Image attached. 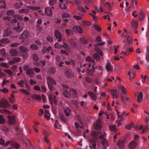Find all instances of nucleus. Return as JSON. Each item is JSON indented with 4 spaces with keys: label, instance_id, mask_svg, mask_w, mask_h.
I'll use <instances>...</instances> for the list:
<instances>
[{
    "label": "nucleus",
    "instance_id": "26",
    "mask_svg": "<svg viewBox=\"0 0 149 149\" xmlns=\"http://www.w3.org/2000/svg\"><path fill=\"white\" fill-rule=\"evenodd\" d=\"M88 94L91 97V99L93 100H95L96 99V96L95 94L91 91H88Z\"/></svg>",
    "mask_w": 149,
    "mask_h": 149
},
{
    "label": "nucleus",
    "instance_id": "50",
    "mask_svg": "<svg viewBox=\"0 0 149 149\" xmlns=\"http://www.w3.org/2000/svg\"><path fill=\"white\" fill-rule=\"evenodd\" d=\"M145 17V14L143 13H141L139 16V19L141 21H142Z\"/></svg>",
    "mask_w": 149,
    "mask_h": 149
},
{
    "label": "nucleus",
    "instance_id": "27",
    "mask_svg": "<svg viewBox=\"0 0 149 149\" xmlns=\"http://www.w3.org/2000/svg\"><path fill=\"white\" fill-rule=\"evenodd\" d=\"M64 112L66 116H70V113L71 112V110L68 108H66L64 109Z\"/></svg>",
    "mask_w": 149,
    "mask_h": 149
},
{
    "label": "nucleus",
    "instance_id": "38",
    "mask_svg": "<svg viewBox=\"0 0 149 149\" xmlns=\"http://www.w3.org/2000/svg\"><path fill=\"white\" fill-rule=\"evenodd\" d=\"M15 13V11L12 10H8L6 13V14L8 15H12Z\"/></svg>",
    "mask_w": 149,
    "mask_h": 149
},
{
    "label": "nucleus",
    "instance_id": "31",
    "mask_svg": "<svg viewBox=\"0 0 149 149\" xmlns=\"http://www.w3.org/2000/svg\"><path fill=\"white\" fill-rule=\"evenodd\" d=\"M121 92L124 94L126 93V90L125 87L123 86H120L119 87Z\"/></svg>",
    "mask_w": 149,
    "mask_h": 149
},
{
    "label": "nucleus",
    "instance_id": "35",
    "mask_svg": "<svg viewBox=\"0 0 149 149\" xmlns=\"http://www.w3.org/2000/svg\"><path fill=\"white\" fill-rule=\"evenodd\" d=\"M49 111L47 110H46L45 111L44 116L46 118L49 119L50 118Z\"/></svg>",
    "mask_w": 149,
    "mask_h": 149
},
{
    "label": "nucleus",
    "instance_id": "54",
    "mask_svg": "<svg viewBox=\"0 0 149 149\" xmlns=\"http://www.w3.org/2000/svg\"><path fill=\"white\" fill-rule=\"evenodd\" d=\"M17 83L18 85L20 86L21 87H24V85H23V84L25 83V82H24L23 80H20L19 82H17Z\"/></svg>",
    "mask_w": 149,
    "mask_h": 149
},
{
    "label": "nucleus",
    "instance_id": "51",
    "mask_svg": "<svg viewBox=\"0 0 149 149\" xmlns=\"http://www.w3.org/2000/svg\"><path fill=\"white\" fill-rule=\"evenodd\" d=\"M60 118L61 120L63 122H65L66 121V118L65 116L63 114L60 115Z\"/></svg>",
    "mask_w": 149,
    "mask_h": 149
},
{
    "label": "nucleus",
    "instance_id": "20",
    "mask_svg": "<svg viewBox=\"0 0 149 149\" xmlns=\"http://www.w3.org/2000/svg\"><path fill=\"white\" fill-rule=\"evenodd\" d=\"M73 29L74 31H76L79 33H83V30L81 27L79 26H74L73 28Z\"/></svg>",
    "mask_w": 149,
    "mask_h": 149
},
{
    "label": "nucleus",
    "instance_id": "16",
    "mask_svg": "<svg viewBox=\"0 0 149 149\" xmlns=\"http://www.w3.org/2000/svg\"><path fill=\"white\" fill-rule=\"evenodd\" d=\"M18 54V52L15 49L12 48L10 50V54L11 56H16Z\"/></svg>",
    "mask_w": 149,
    "mask_h": 149
},
{
    "label": "nucleus",
    "instance_id": "8",
    "mask_svg": "<svg viewBox=\"0 0 149 149\" xmlns=\"http://www.w3.org/2000/svg\"><path fill=\"white\" fill-rule=\"evenodd\" d=\"M42 134L45 135L44 138L45 141L47 143H49V142L48 140V136L50 134V133L44 130L42 132Z\"/></svg>",
    "mask_w": 149,
    "mask_h": 149
},
{
    "label": "nucleus",
    "instance_id": "40",
    "mask_svg": "<svg viewBox=\"0 0 149 149\" xmlns=\"http://www.w3.org/2000/svg\"><path fill=\"white\" fill-rule=\"evenodd\" d=\"M110 93L113 96V98L115 97V95L117 94V91L116 90H112L110 91Z\"/></svg>",
    "mask_w": 149,
    "mask_h": 149
},
{
    "label": "nucleus",
    "instance_id": "47",
    "mask_svg": "<svg viewBox=\"0 0 149 149\" xmlns=\"http://www.w3.org/2000/svg\"><path fill=\"white\" fill-rule=\"evenodd\" d=\"M62 47L65 49H67L68 50H70V48L67 44L66 43H64L63 45H61V47Z\"/></svg>",
    "mask_w": 149,
    "mask_h": 149
},
{
    "label": "nucleus",
    "instance_id": "45",
    "mask_svg": "<svg viewBox=\"0 0 149 149\" xmlns=\"http://www.w3.org/2000/svg\"><path fill=\"white\" fill-rule=\"evenodd\" d=\"M80 42L83 44H86L88 41L86 38H81L80 39Z\"/></svg>",
    "mask_w": 149,
    "mask_h": 149
},
{
    "label": "nucleus",
    "instance_id": "12",
    "mask_svg": "<svg viewBox=\"0 0 149 149\" xmlns=\"http://www.w3.org/2000/svg\"><path fill=\"white\" fill-rule=\"evenodd\" d=\"M9 123L11 124H14L15 123V117L14 116H8Z\"/></svg>",
    "mask_w": 149,
    "mask_h": 149
},
{
    "label": "nucleus",
    "instance_id": "33",
    "mask_svg": "<svg viewBox=\"0 0 149 149\" xmlns=\"http://www.w3.org/2000/svg\"><path fill=\"white\" fill-rule=\"evenodd\" d=\"M27 8L29 9L34 10H37L40 8L38 6L33 7L31 6H29Z\"/></svg>",
    "mask_w": 149,
    "mask_h": 149
},
{
    "label": "nucleus",
    "instance_id": "32",
    "mask_svg": "<svg viewBox=\"0 0 149 149\" xmlns=\"http://www.w3.org/2000/svg\"><path fill=\"white\" fill-rule=\"evenodd\" d=\"M0 42L3 43H8L10 42V40L7 38H4L0 40Z\"/></svg>",
    "mask_w": 149,
    "mask_h": 149
},
{
    "label": "nucleus",
    "instance_id": "29",
    "mask_svg": "<svg viewBox=\"0 0 149 149\" xmlns=\"http://www.w3.org/2000/svg\"><path fill=\"white\" fill-rule=\"evenodd\" d=\"M47 83H49L51 84H52L54 85H56V81L53 79H52L50 77H48L47 78Z\"/></svg>",
    "mask_w": 149,
    "mask_h": 149
},
{
    "label": "nucleus",
    "instance_id": "23",
    "mask_svg": "<svg viewBox=\"0 0 149 149\" xmlns=\"http://www.w3.org/2000/svg\"><path fill=\"white\" fill-rule=\"evenodd\" d=\"M117 145L120 149H124V142L123 141L119 140L117 143Z\"/></svg>",
    "mask_w": 149,
    "mask_h": 149
},
{
    "label": "nucleus",
    "instance_id": "25",
    "mask_svg": "<svg viewBox=\"0 0 149 149\" xmlns=\"http://www.w3.org/2000/svg\"><path fill=\"white\" fill-rule=\"evenodd\" d=\"M116 111L117 112V114L118 115V119H119V121L120 122L122 121L123 119V116L125 113V111L123 112L120 115H119L118 114L119 113V112L117 111Z\"/></svg>",
    "mask_w": 149,
    "mask_h": 149
},
{
    "label": "nucleus",
    "instance_id": "52",
    "mask_svg": "<svg viewBox=\"0 0 149 149\" xmlns=\"http://www.w3.org/2000/svg\"><path fill=\"white\" fill-rule=\"evenodd\" d=\"M31 48L33 50H37L38 48V46L35 44H32L30 46Z\"/></svg>",
    "mask_w": 149,
    "mask_h": 149
},
{
    "label": "nucleus",
    "instance_id": "21",
    "mask_svg": "<svg viewBox=\"0 0 149 149\" xmlns=\"http://www.w3.org/2000/svg\"><path fill=\"white\" fill-rule=\"evenodd\" d=\"M11 33L10 29L9 28H7L5 30L4 36L5 37H7L10 36Z\"/></svg>",
    "mask_w": 149,
    "mask_h": 149
},
{
    "label": "nucleus",
    "instance_id": "60",
    "mask_svg": "<svg viewBox=\"0 0 149 149\" xmlns=\"http://www.w3.org/2000/svg\"><path fill=\"white\" fill-rule=\"evenodd\" d=\"M94 27L95 28V29L97 31H100L101 30V27L100 26H98V25H94Z\"/></svg>",
    "mask_w": 149,
    "mask_h": 149
},
{
    "label": "nucleus",
    "instance_id": "58",
    "mask_svg": "<svg viewBox=\"0 0 149 149\" xmlns=\"http://www.w3.org/2000/svg\"><path fill=\"white\" fill-rule=\"evenodd\" d=\"M132 39L130 36H129L128 37L127 39V42L128 43V45L130 44L132 42Z\"/></svg>",
    "mask_w": 149,
    "mask_h": 149
},
{
    "label": "nucleus",
    "instance_id": "64",
    "mask_svg": "<svg viewBox=\"0 0 149 149\" xmlns=\"http://www.w3.org/2000/svg\"><path fill=\"white\" fill-rule=\"evenodd\" d=\"M4 70L10 75L11 76L12 75L13 73L10 70L4 69Z\"/></svg>",
    "mask_w": 149,
    "mask_h": 149
},
{
    "label": "nucleus",
    "instance_id": "43",
    "mask_svg": "<svg viewBox=\"0 0 149 149\" xmlns=\"http://www.w3.org/2000/svg\"><path fill=\"white\" fill-rule=\"evenodd\" d=\"M32 98L36 100H40L41 99V97L37 95H34L32 96Z\"/></svg>",
    "mask_w": 149,
    "mask_h": 149
},
{
    "label": "nucleus",
    "instance_id": "1",
    "mask_svg": "<svg viewBox=\"0 0 149 149\" xmlns=\"http://www.w3.org/2000/svg\"><path fill=\"white\" fill-rule=\"evenodd\" d=\"M0 144L5 146L10 145L11 147L7 149H19L20 145L18 143L13 141H8L6 143L5 141L1 138H0Z\"/></svg>",
    "mask_w": 149,
    "mask_h": 149
},
{
    "label": "nucleus",
    "instance_id": "36",
    "mask_svg": "<svg viewBox=\"0 0 149 149\" xmlns=\"http://www.w3.org/2000/svg\"><path fill=\"white\" fill-rule=\"evenodd\" d=\"M93 70L90 69H87V72L89 75L90 76H92L93 74V72L94 70V68L93 69L92 68Z\"/></svg>",
    "mask_w": 149,
    "mask_h": 149
},
{
    "label": "nucleus",
    "instance_id": "4",
    "mask_svg": "<svg viewBox=\"0 0 149 149\" xmlns=\"http://www.w3.org/2000/svg\"><path fill=\"white\" fill-rule=\"evenodd\" d=\"M24 29V24L23 23L20 24L19 22L17 23V26L13 28V29L16 32L19 33L21 32Z\"/></svg>",
    "mask_w": 149,
    "mask_h": 149
},
{
    "label": "nucleus",
    "instance_id": "59",
    "mask_svg": "<svg viewBox=\"0 0 149 149\" xmlns=\"http://www.w3.org/2000/svg\"><path fill=\"white\" fill-rule=\"evenodd\" d=\"M47 84L48 88L51 91L53 90L54 88L53 86L51 84L48 82L47 83Z\"/></svg>",
    "mask_w": 149,
    "mask_h": 149
},
{
    "label": "nucleus",
    "instance_id": "42",
    "mask_svg": "<svg viewBox=\"0 0 149 149\" xmlns=\"http://www.w3.org/2000/svg\"><path fill=\"white\" fill-rule=\"evenodd\" d=\"M32 56L33 59L36 61H38L39 60L38 57L37 55L35 54H32Z\"/></svg>",
    "mask_w": 149,
    "mask_h": 149
},
{
    "label": "nucleus",
    "instance_id": "24",
    "mask_svg": "<svg viewBox=\"0 0 149 149\" xmlns=\"http://www.w3.org/2000/svg\"><path fill=\"white\" fill-rule=\"evenodd\" d=\"M105 67L106 70L108 72L112 70L113 66L109 62L107 64Z\"/></svg>",
    "mask_w": 149,
    "mask_h": 149
},
{
    "label": "nucleus",
    "instance_id": "13",
    "mask_svg": "<svg viewBox=\"0 0 149 149\" xmlns=\"http://www.w3.org/2000/svg\"><path fill=\"white\" fill-rule=\"evenodd\" d=\"M95 127L96 130L99 131L101 129L102 126L100 121V120H98L96 121L95 124Z\"/></svg>",
    "mask_w": 149,
    "mask_h": 149
},
{
    "label": "nucleus",
    "instance_id": "44",
    "mask_svg": "<svg viewBox=\"0 0 149 149\" xmlns=\"http://www.w3.org/2000/svg\"><path fill=\"white\" fill-rule=\"evenodd\" d=\"M20 91L21 92L24 93L27 95H29L30 94L28 91L25 89H20Z\"/></svg>",
    "mask_w": 149,
    "mask_h": 149
},
{
    "label": "nucleus",
    "instance_id": "5",
    "mask_svg": "<svg viewBox=\"0 0 149 149\" xmlns=\"http://www.w3.org/2000/svg\"><path fill=\"white\" fill-rule=\"evenodd\" d=\"M65 75L68 78H73L74 75L73 72L70 70L66 69L65 70Z\"/></svg>",
    "mask_w": 149,
    "mask_h": 149
},
{
    "label": "nucleus",
    "instance_id": "57",
    "mask_svg": "<svg viewBox=\"0 0 149 149\" xmlns=\"http://www.w3.org/2000/svg\"><path fill=\"white\" fill-rule=\"evenodd\" d=\"M5 121L2 116L0 115V123L3 124L5 123Z\"/></svg>",
    "mask_w": 149,
    "mask_h": 149
},
{
    "label": "nucleus",
    "instance_id": "30",
    "mask_svg": "<svg viewBox=\"0 0 149 149\" xmlns=\"http://www.w3.org/2000/svg\"><path fill=\"white\" fill-rule=\"evenodd\" d=\"M143 99V95L142 92L139 93V95L137 97V101L139 102H140Z\"/></svg>",
    "mask_w": 149,
    "mask_h": 149
},
{
    "label": "nucleus",
    "instance_id": "61",
    "mask_svg": "<svg viewBox=\"0 0 149 149\" xmlns=\"http://www.w3.org/2000/svg\"><path fill=\"white\" fill-rule=\"evenodd\" d=\"M1 65L2 66L8 68L9 67V65L7 63H1Z\"/></svg>",
    "mask_w": 149,
    "mask_h": 149
},
{
    "label": "nucleus",
    "instance_id": "22",
    "mask_svg": "<svg viewBox=\"0 0 149 149\" xmlns=\"http://www.w3.org/2000/svg\"><path fill=\"white\" fill-rule=\"evenodd\" d=\"M86 60L88 61L93 63L92 65V68L94 69L95 64L94 60L89 56H88L86 58Z\"/></svg>",
    "mask_w": 149,
    "mask_h": 149
},
{
    "label": "nucleus",
    "instance_id": "34",
    "mask_svg": "<svg viewBox=\"0 0 149 149\" xmlns=\"http://www.w3.org/2000/svg\"><path fill=\"white\" fill-rule=\"evenodd\" d=\"M56 69L54 67H51L49 69V72L52 74H54L56 72Z\"/></svg>",
    "mask_w": 149,
    "mask_h": 149
},
{
    "label": "nucleus",
    "instance_id": "2",
    "mask_svg": "<svg viewBox=\"0 0 149 149\" xmlns=\"http://www.w3.org/2000/svg\"><path fill=\"white\" fill-rule=\"evenodd\" d=\"M63 88V95L65 97H69L71 94H75V91L72 89H70L68 86L66 85H62Z\"/></svg>",
    "mask_w": 149,
    "mask_h": 149
},
{
    "label": "nucleus",
    "instance_id": "37",
    "mask_svg": "<svg viewBox=\"0 0 149 149\" xmlns=\"http://www.w3.org/2000/svg\"><path fill=\"white\" fill-rule=\"evenodd\" d=\"M90 143L92 145L93 148V149H95L96 148V142L93 140H91L90 141Z\"/></svg>",
    "mask_w": 149,
    "mask_h": 149
},
{
    "label": "nucleus",
    "instance_id": "10",
    "mask_svg": "<svg viewBox=\"0 0 149 149\" xmlns=\"http://www.w3.org/2000/svg\"><path fill=\"white\" fill-rule=\"evenodd\" d=\"M49 99L52 104H54L55 105L56 104L57 101L56 99V97L54 95H53L50 96L49 97Z\"/></svg>",
    "mask_w": 149,
    "mask_h": 149
},
{
    "label": "nucleus",
    "instance_id": "3",
    "mask_svg": "<svg viewBox=\"0 0 149 149\" xmlns=\"http://www.w3.org/2000/svg\"><path fill=\"white\" fill-rule=\"evenodd\" d=\"M97 47H95V50L98 54H100V56L97 53H95L93 55V57L95 59L99 60L100 58V56H103V53L101 49L100 48Z\"/></svg>",
    "mask_w": 149,
    "mask_h": 149
},
{
    "label": "nucleus",
    "instance_id": "14",
    "mask_svg": "<svg viewBox=\"0 0 149 149\" xmlns=\"http://www.w3.org/2000/svg\"><path fill=\"white\" fill-rule=\"evenodd\" d=\"M136 146V142L134 140H132L130 143L129 147L130 149H134L135 148Z\"/></svg>",
    "mask_w": 149,
    "mask_h": 149
},
{
    "label": "nucleus",
    "instance_id": "63",
    "mask_svg": "<svg viewBox=\"0 0 149 149\" xmlns=\"http://www.w3.org/2000/svg\"><path fill=\"white\" fill-rule=\"evenodd\" d=\"M91 64L90 63H85L83 65V67H86L87 69L88 68H90L91 67Z\"/></svg>",
    "mask_w": 149,
    "mask_h": 149
},
{
    "label": "nucleus",
    "instance_id": "48",
    "mask_svg": "<svg viewBox=\"0 0 149 149\" xmlns=\"http://www.w3.org/2000/svg\"><path fill=\"white\" fill-rule=\"evenodd\" d=\"M65 31L66 33L68 36H69L73 33L71 29H66L65 30Z\"/></svg>",
    "mask_w": 149,
    "mask_h": 149
},
{
    "label": "nucleus",
    "instance_id": "9",
    "mask_svg": "<svg viewBox=\"0 0 149 149\" xmlns=\"http://www.w3.org/2000/svg\"><path fill=\"white\" fill-rule=\"evenodd\" d=\"M29 36V32L26 31H24L22 34L19 37L20 39H23L28 38Z\"/></svg>",
    "mask_w": 149,
    "mask_h": 149
},
{
    "label": "nucleus",
    "instance_id": "7",
    "mask_svg": "<svg viewBox=\"0 0 149 149\" xmlns=\"http://www.w3.org/2000/svg\"><path fill=\"white\" fill-rule=\"evenodd\" d=\"M8 102L5 100H3L0 101V107L3 108H6L9 106Z\"/></svg>",
    "mask_w": 149,
    "mask_h": 149
},
{
    "label": "nucleus",
    "instance_id": "17",
    "mask_svg": "<svg viewBox=\"0 0 149 149\" xmlns=\"http://www.w3.org/2000/svg\"><path fill=\"white\" fill-rule=\"evenodd\" d=\"M70 45L73 48L77 49L78 45L77 43L75 42L73 39H71L69 40Z\"/></svg>",
    "mask_w": 149,
    "mask_h": 149
},
{
    "label": "nucleus",
    "instance_id": "39",
    "mask_svg": "<svg viewBox=\"0 0 149 149\" xmlns=\"http://www.w3.org/2000/svg\"><path fill=\"white\" fill-rule=\"evenodd\" d=\"M121 100L124 104H125L126 101H128L129 100V98L128 97H125L121 96Z\"/></svg>",
    "mask_w": 149,
    "mask_h": 149
},
{
    "label": "nucleus",
    "instance_id": "28",
    "mask_svg": "<svg viewBox=\"0 0 149 149\" xmlns=\"http://www.w3.org/2000/svg\"><path fill=\"white\" fill-rule=\"evenodd\" d=\"M19 49L21 52L23 53H26L28 51L27 48L23 46H21L19 47Z\"/></svg>",
    "mask_w": 149,
    "mask_h": 149
},
{
    "label": "nucleus",
    "instance_id": "55",
    "mask_svg": "<svg viewBox=\"0 0 149 149\" xmlns=\"http://www.w3.org/2000/svg\"><path fill=\"white\" fill-rule=\"evenodd\" d=\"M124 48L125 49L127 52H132L133 49V48H129L128 49L127 48H126L125 47Z\"/></svg>",
    "mask_w": 149,
    "mask_h": 149
},
{
    "label": "nucleus",
    "instance_id": "19",
    "mask_svg": "<svg viewBox=\"0 0 149 149\" xmlns=\"http://www.w3.org/2000/svg\"><path fill=\"white\" fill-rule=\"evenodd\" d=\"M27 75L30 77H32L34 74V71L31 69H29L26 72Z\"/></svg>",
    "mask_w": 149,
    "mask_h": 149
},
{
    "label": "nucleus",
    "instance_id": "18",
    "mask_svg": "<svg viewBox=\"0 0 149 149\" xmlns=\"http://www.w3.org/2000/svg\"><path fill=\"white\" fill-rule=\"evenodd\" d=\"M132 28L134 30H137L138 27V23L135 20H132L131 22Z\"/></svg>",
    "mask_w": 149,
    "mask_h": 149
},
{
    "label": "nucleus",
    "instance_id": "56",
    "mask_svg": "<svg viewBox=\"0 0 149 149\" xmlns=\"http://www.w3.org/2000/svg\"><path fill=\"white\" fill-rule=\"evenodd\" d=\"M14 17L20 21L23 19V18L21 16L17 15H14Z\"/></svg>",
    "mask_w": 149,
    "mask_h": 149
},
{
    "label": "nucleus",
    "instance_id": "49",
    "mask_svg": "<svg viewBox=\"0 0 149 149\" xmlns=\"http://www.w3.org/2000/svg\"><path fill=\"white\" fill-rule=\"evenodd\" d=\"M57 0H49V4L50 5H53L56 3Z\"/></svg>",
    "mask_w": 149,
    "mask_h": 149
},
{
    "label": "nucleus",
    "instance_id": "6",
    "mask_svg": "<svg viewBox=\"0 0 149 149\" xmlns=\"http://www.w3.org/2000/svg\"><path fill=\"white\" fill-rule=\"evenodd\" d=\"M54 35L56 38L59 39L58 40V41L61 42L62 40V36L61 33L57 30H56L55 31Z\"/></svg>",
    "mask_w": 149,
    "mask_h": 149
},
{
    "label": "nucleus",
    "instance_id": "53",
    "mask_svg": "<svg viewBox=\"0 0 149 149\" xmlns=\"http://www.w3.org/2000/svg\"><path fill=\"white\" fill-rule=\"evenodd\" d=\"M54 47L56 48L59 49L61 48V45L59 43L56 42L55 44Z\"/></svg>",
    "mask_w": 149,
    "mask_h": 149
},
{
    "label": "nucleus",
    "instance_id": "62",
    "mask_svg": "<svg viewBox=\"0 0 149 149\" xmlns=\"http://www.w3.org/2000/svg\"><path fill=\"white\" fill-rule=\"evenodd\" d=\"M20 44L19 43L15 42L12 43L10 45V46L11 47H15L18 46Z\"/></svg>",
    "mask_w": 149,
    "mask_h": 149
},
{
    "label": "nucleus",
    "instance_id": "11",
    "mask_svg": "<svg viewBox=\"0 0 149 149\" xmlns=\"http://www.w3.org/2000/svg\"><path fill=\"white\" fill-rule=\"evenodd\" d=\"M104 137L103 134L100 135L99 137V138L100 139H102L101 141V143L103 145L105 146H107L108 145V142L104 138Z\"/></svg>",
    "mask_w": 149,
    "mask_h": 149
},
{
    "label": "nucleus",
    "instance_id": "41",
    "mask_svg": "<svg viewBox=\"0 0 149 149\" xmlns=\"http://www.w3.org/2000/svg\"><path fill=\"white\" fill-rule=\"evenodd\" d=\"M59 7L62 9L65 10L67 8V6L65 3H61L59 5Z\"/></svg>",
    "mask_w": 149,
    "mask_h": 149
},
{
    "label": "nucleus",
    "instance_id": "46",
    "mask_svg": "<svg viewBox=\"0 0 149 149\" xmlns=\"http://www.w3.org/2000/svg\"><path fill=\"white\" fill-rule=\"evenodd\" d=\"M77 9L79 10L80 12L83 13H85L86 10L81 6H78L77 7Z\"/></svg>",
    "mask_w": 149,
    "mask_h": 149
},
{
    "label": "nucleus",
    "instance_id": "15",
    "mask_svg": "<svg viewBox=\"0 0 149 149\" xmlns=\"http://www.w3.org/2000/svg\"><path fill=\"white\" fill-rule=\"evenodd\" d=\"M45 14L48 16H51L53 14L52 11L50 8H45Z\"/></svg>",
    "mask_w": 149,
    "mask_h": 149
}]
</instances>
